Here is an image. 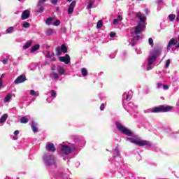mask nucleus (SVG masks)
Masks as SVG:
<instances>
[{
  "instance_id": "19",
  "label": "nucleus",
  "mask_w": 179,
  "mask_h": 179,
  "mask_svg": "<svg viewBox=\"0 0 179 179\" xmlns=\"http://www.w3.org/2000/svg\"><path fill=\"white\" fill-rule=\"evenodd\" d=\"M50 78L52 80H58V78H59V76L58 75V73L52 71L50 74Z\"/></svg>"
},
{
  "instance_id": "59",
  "label": "nucleus",
  "mask_w": 179,
  "mask_h": 179,
  "mask_svg": "<svg viewBox=\"0 0 179 179\" xmlns=\"http://www.w3.org/2000/svg\"><path fill=\"white\" fill-rule=\"evenodd\" d=\"M135 41L134 40L131 41V47H135Z\"/></svg>"
},
{
  "instance_id": "17",
  "label": "nucleus",
  "mask_w": 179,
  "mask_h": 179,
  "mask_svg": "<svg viewBox=\"0 0 179 179\" xmlns=\"http://www.w3.org/2000/svg\"><path fill=\"white\" fill-rule=\"evenodd\" d=\"M31 128L34 134H37L38 132V127H37V123L34 121L31 122Z\"/></svg>"
},
{
  "instance_id": "32",
  "label": "nucleus",
  "mask_w": 179,
  "mask_h": 179,
  "mask_svg": "<svg viewBox=\"0 0 179 179\" xmlns=\"http://www.w3.org/2000/svg\"><path fill=\"white\" fill-rule=\"evenodd\" d=\"M81 73L83 76L86 77V76L87 75V69H86V68H82Z\"/></svg>"
},
{
  "instance_id": "40",
  "label": "nucleus",
  "mask_w": 179,
  "mask_h": 179,
  "mask_svg": "<svg viewBox=\"0 0 179 179\" xmlns=\"http://www.w3.org/2000/svg\"><path fill=\"white\" fill-rule=\"evenodd\" d=\"M61 24V21L59 20H56L53 23V26H59Z\"/></svg>"
},
{
  "instance_id": "4",
  "label": "nucleus",
  "mask_w": 179,
  "mask_h": 179,
  "mask_svg": "<svg viewBox=\"0 0 179 179\" xmlns=\"http://www.w3.org/2000/svg\"><path fill=\"white\" fill-rule=\"evenodd\" d=\"M43 162L45 166H48V167H51L52 166L57 167V164L55 163V157L54 155H51L50 153L45 154L43 156Z\"/></svg>"
},
{
  "instance_id": "49",
  "label": "nucleus",
  "mask_w": 179,
  "mask_h": 179,
  "mask_svg": "<svg viewBox=\"0 0 179 179\" xmlns=\"http://www.w3.org/2000/svg\"><path fill=\"white\" fill-rule=\"evenodd\" d=\"M120 21L118 20V19L115 18L113 20V24H119Z\"/></svg>"
},
{
  "instance_id": "22",
  "label": "nucleus",
  "mask_w": 179,
  "mask_h": 179,
  "mask_svg": "<svg viewBox=\"0 0 179 179\" xmlns=\"http://www.w3.org/2000/svg\"><path fill=\"white\" fill-rule=\"evenodd\" d=\"M6 120H8V115L7 114L3 115L0 118V124H3V122H5Z\"/></svg>"
},
{
  "instance_id": "57",
  "label": "nucleus",
  "mask_w": 179,
  "mask_h": 179,
  "mask_svg": "<svg viewBox=\"0 0 179 179\" xmlns=\"http://www.w3.org/2000/svg\"><path fill=\"white\" fill-rule=\"evenodd\" d=\"M110 37H115V32H111L110 34Z\"/></svg>"
},
{
  "instance_id": "41",
  "label": "nucleus",
  "mask_w": 179,
  "mask_h": 179,
  "mask_svg": "<svg viewBox=\"0 0 179 179\" xmlns=\"http://www.w3.org/2000/svg\"><path fill=\"white\" fill-rule=\"evenodd\" d=\"M22 27H24V29H29V27H30V23H29V22L23 23Z\"/></svg>"
},
{
  "instance_id": "44",
  "label": "nucleus",
  "mask_w": 179,
  "mask_h": 179,
  "mask_svg": "<svg viewBox=\"0 0 179 179\" xmlns=\"http://www.w3.org/2000/svg\"><path fill=\"white\" fill-rule=\"evenodd\" d=\"M126 101H128L129 100H131V95L129 94H127L126 98L124 99Z\"/></svg>"
},
{
  "instance_id": "43",
  "label": "nucleus",
  "mask_w": 179,
  "mask_h": 179,
  "mask_svg": "<svg viewBox=\"0 0 179 179\" xmlns=\"http://www.w3.org/2000/svg\"><path fill=\"white\" fill-rule=\"evenodd\" d=\"M148 43H149L150 45H151V47H153V39L152 38H150L148 39Z\"/></svg>"
},
{
  "instance_id": "1",
  "label": "nucleus",
  "mask_w": 179,
  "mask_h": 179,
  "mask_svg": "<svg viewBox=\"0 0 179 179\" xmlns=\"http://www.w3.org/2000/svg\"><path fill=\"white\" fill-rule=\"evenodd\" d=\"M136 17L139 19L138 22V26L135 27L134 32H131V36L134 40H141L142 36L139 34L145 30V27H146V17L145 15L142 14V13H138L136 14Z\"/></svg>"
},
{
  "instance_id": "51",
  "label": "nucleus",
  "mask_w": 179,
  "mask_h": 179,
  "mask_svg": "<svg viewBox=\"0 0 179 179\" xmlns=\"http://www.w3.org/2000/svg\"><path fill=\"white\" fill-rule=\"evenodd\" d=\"M3 64L4 65H6L8 64V57L6 58V59H3V61H2Z\"/></svg>"
},
{
  "instance_id": "7",
  "label": "nucleus",
  "mask_w": 179,
  "mask_h": 179,
  "mask_svg": "<svg viewBox=\"0 0 179 179\" xmlns=\"http://www.w3.org/2000/svg\"><path fill=\"white\" fill-rule=\"evenodd\" d=\"M116 128H117L118 131L122 132L123 135H126L127 136H132L133 135L132 131H131L128 128L122 126L121 123H116Z\"/></svg>"
},
{
  "instance_id": "55",
  "label": "nucleus",
  "mask_w": 179,
  "mask_h": 179,
  "mask_svg": "<svg viewBox=\"0 0 179 179\" xmlns=\"http://www.w3.org/2000/svg\"><path fill=\"white\" fill-rule=\"evenodd\" d=\"M136 54H141L142 53V50H141L139 49H136Z\"/></svg>"
},
{
  "instance_id": "36",
  "label": "nucleus",
  "mask_w": 179,
  "mask_h": 179,
  "mask_svg": "<svg viewBox=\"0 0 179 179\" xmlns=\"http://www.w3.org/2000/svg\"><path fill=\"white\" fill-rule=\"evenodd\" d=\"M169 17L170 22H174V20H176V15L171 14L169 15Z\"/></svg>"
},
{
  "instance_id": "29",
  "label": "nucleus",
  "mask_w": 179,
  "mask_h": 179,
  "mask_svg": "<svg viewBox=\"0 0 179 179\" xmlns=\"http://www.w3.org/2000/svg\"><path fill=\"white\" fill-rule=\"evenodd\" d=\"M12 94H8L6 95V96L4 98V103H8V101L12 99Z\"/></svg>"
},
{
  "instance_id": "25",
  "label": "nucleus",
  "mask_w": 179,
  "mask_h": 179,
  "mask_svg": "<svg viewBox=\"0 0 179 179\" xmlns=\"http://www.w3.org/2000/svg\"><path fill=\"white\" fill-rule=\"evenodd\" d=\"M60 50H62V52H64V54H66V52H68V48H66V45H65V44H62L61 45Z\"/></svg>"
},
{
  "instance_id": "11",
  "label": "nucleus",
  "mask_w": 179,
  "mask_h": 179,
  "mask_svg": "<svg viewBox=\"0 0 179 179\" xmlns=\"http://www.w3.org/2000/svg\"><path fill=\"white\" fill-rule=\"evenodd\" d=\"M23 82H26V76L24 74L18 76L15 80L14 83H15V85H19V83H23Z\"/></svg>"
},
{
  "instance_id": "12",
  "label": "nucleus",
  "mask_w": 179,
  "mask_h": 179,
  "mask_svg": "<svg viewBox=\"0 0 179 179\" xmlns=\"http://www.w3.org/2000/svg\"><path fill=\"white\" fill-rule=\"evenodd\" d=\"M45 149L48 152H55L56 148L54 143L48 142L45 145Z\"/></svg>"
},
{
  "instance_id": "5",
  "label": "nucleus",
  "mask_w": 179,
  "mask_h": 179,
  "mask_svg": "<svg viewBox=\"0 0 179 179\" xmlns=\"http://www.w3.org/2000/svg\"><path fill=\"white\" fill-rule=\"evenodd\" d=\"M126 141H129L131 143H134V145H137L138 146H152V143L149 141H139L136 138H127Z\"/></svg>"
},
{
  "instance_id": "62",
  "label": "nucleus",
  "mask_w": 179,
  "mask_h": 179,
  "mask_svg": "<svg viewBox=\"0 0 179 179\" xmlns=\"http://www.w3.org/2000/svg\"><path fill=\"white\" fill-rule=\"evenodd\" d=\"M48 64H50V63H48V61H45V65H48Z\"/></svg>"
},
{
  "instance_id": "20",
  "label": "nucleus",
  "mask_w": 179,
  "mask_h": 179,
  "mask_svg": "<svg viewBox=\"0 0 179 179\" xmlns=\"http://www.w3.org/2000/svg\"><path fill=\"white\" fill-rule=\"evenodd\" d=\"M112 155H113V159H115L117 156H120V150H118V148H116V149H113L112 150Z\"/></svg>"
},
{
  "instance_id": "56",
  "label": "nucleus",
  "mask_w": 179,
  "mask_h": 179,
  "mask_svg": "<svg viewBox=\"0 0 179 179\" xmlns=\"http://www.w3.org/2000/svg\"><path fill=\"white\" fill-rule=\"evenodd\" d=\"M46 101H48V103H51L52 101V99H51V97L47 98Z\"/></svg>"
},
{
  "instance_id": "45",
  "label": "nucleus",
  "mask_w": 179,
  "mask_h": 179,
  "mask_svg": "<svg viewBox=\"0 0 179 179\" xmlns=\"http://www.w3.org/2000/svg\"><path fill=\"white\" fill-rule=\"evenodd\" d=\"M170 86H169L168 85H162V88L164 90H169Z\"/></svg>"
},
{
  "instance_id": "16",
  "label": "nucleus",
  "mask_w": 179,
  "mask_h": 179,
  "mask_svg": "<svg viewBox=\"0 0 179 179\" xmlns=\"http://www.w3.org/2000/svg\"><path fill=\"white\" fill-rule=\"evenodd\" d=\"M45 57L50 58V61L52 62L55 61V54L54 53V52L48 51Z\"/></svg>"
},
{
  "instance_id": "54",
  "label": "nucleus",
  "mask_w": 179,
  "mask_h": 179,
  "mask_svg": "<svg viewBox=\"0 0 179 179\" xmlns=\"http://www.w3.org/2000/svg\"><path fill=\"white\" fill-rule=\"evenodd\" d=\"M117 19L119 22H121L122 20V17L120 15H117Z\"/></svg>"
},
{
  "instance_id": "64",
  "label": "nucleus",
  "mask_w": 179,
  "mask_h": 179,
  "mask_svg": "<svg viewBox=\"0 0 179 179\" xmlns=\"http://www.w3.org/2000/svg\"><path fill=\"white\" fill-rule=\"evenodd\" d=\"M138 179H145V178H138Z\"/></svg>"
},
{
  "instance_id": "58",
  "label": "nucleus",
  "mask_w": 179,
  "mask_h": 179,
  "mask_svg": "<svg viewBox=\"0 0 179 179\" xmlns=\"http://www.w3.org/2000/svg\"><path fill=\"white\" fill-rule=\"evenodd\" d=\"M109 57H110V58H111V59L115 58V53L110 54Z\"/></svg>"
},
{
  "instance_id": "14",
  "label": "nucleus",
  "mask_w": 179,
  "mask_h": 179,
  "mask_svg": "<svg viewBox=\"0 0 179 179\" xmlns=\"http://www.w3.org/2000/svg\"><path fill=\"white\" fill-rule=\"evenodd\" d=\"M75 6H76V1H73L69 6L68 14L72 15L73 13V10L75 9Z\"/></svg>"
},
{
  "instance_id": "31",
  "label": "nucleus",
  "mask_w": 179,
  "mask_h": 179,
  "mask_svg": "<svg viewBox=\"0 0 179 179\" xmlns=\"http://www.w3.org/2000/svg\"><path fill=\"white\" fill-rule=\"evenodd\" d=\"M101 27H103V20H99L96 24V29H101Z\"/></svg>"
},
{
  "instance_id": "61",
  "label": "nucleus",
  "mask_w": 179,
  "mask_h": 179,
  "mask_svg": "<svg viewBox=\"0 0 179 179\" xmlns=\"http://www.w3.org/2000/svg\"><path fill=\"white\" fill-rule=\"evenodd\" d=\"M122 55L123 57H125V55H127V52H123Z\"/></svg>"
},
{
  "instance_id": "42",
  "label": "nucleus",
  "mask_w": 179,
  "mask_h": 179,
  "mask_svg": "<svg viewBox=\"0 0 179 179\" xmlns=\"http://www.w3.org/2000/svg\"><path fill=\"white\" fill-rule=\"evenodd\" d=\"M169 66H170V59H169L166 61V64H165V66H164V67L166 69L169 68Z\"/></svg>"
},
{
  "instance_id": "47",
  "label": "nucleus",
  "mask_w": 179,
  "mask_h": 179,
  "mask_svg": "<svg viewBox=\"0 0 179 179\" xmlns=\"http://www.w3.org/2000/svg\"><path fill=\"white\" fill-rule=\"evenodd\" d=\"M162 87H163V84L158 83L157 84V89H162Z\"/></svg>"
},
{
  "instance_id": "26",
  "label": "nucleus",
  "mask_w": 179,
  "mask_h": 179,
  "mask_svg": "<svg viewBox=\"0 0 179 179\" xmlns=\"http://www.w3.org/2000/svg\"><path fill=\"white\" fill-rule=\"evenodd\" d=\"M20 122H21V124H27V122H29V118H27V117H22L20 118Z\"/></svg>"
},
{
  "instance_id": "30",
  "label": "nucleus",
  "mask_w": 179,
  "mask_h": 179,
  "mask_svg": "<svg viewBox=\"0 0 179 179\" xmlns=\"http://www.w3.org/2000/svg\"><path fill=\"white\" fill-rule=\"evenodd\" d=\"M29 94H31V96H38L40 95V94L38 93V92H36L33 90H31L29 92Z\"/></svg>"
},
{
  "instance_id": "46",
  "label": "nucleus",
  "mask_w": 179,
  "mask_h": 179,
  "mask_svg": "<svg viewBox=\"0 0 179 179\" xmlns=\"http://www.w3.org/2000/svg\"><path fill=\"white\" fill-rule=\"evenodd\" d=\"M176 22H179V9L176 11Z\"/></svg>"
},
{
  "instance_id": "53",
  "label": "nucleus",
  "mask_w": 179,
  "mask_h": 179,
  "mask_svg": "<svg viewBox=\"0 0 179 179\" xmlns=\"http://www.w3.org/2000/svg\"><path fill=\"white\" fill-rule=\"evenodd\" d=\"M100 110H101V111H103L104 110V103H101V104Z\"/></svg>"
},
{
  "instance_id": "35",
  "label": "nucleus",
  "mask_w": 179,
  "mask_h": 179,
  "mask_svg": "<svg viewBox=\"0 0 179 179\" xmlns=\"http://www.w3.org/2000/svg\"><path fill=\"white\" fill-rule=\"evenodd\" d=\"M49 93L53 99H55V97H57V92H55V90H51L50 92H49Z\"/></svg>"
},
{
  "instance_id": "24",
  "label": "nucleus",
  "mask_w": 179,
  "mask_h": 179,
  "mask_svg": "<svg viewBox=\"0 0 179 179\" xmlns=\"http://www.w3.org/2000/svg\"><path fill=\"white\" fill-rule=\"evenodd\" d=\"M52 22H54V17H48L45 20V23L48 26H51V24H52Z\"/></svg>"
},
{
  "instance_id": "50",
  "label": "nucleus",
  "mask_w": 179,
  "mask_h": 179,
  "mask_svg": "<svg viewBox=\"0 0 179 179\" xmlns=\"http://www.w3.org/2000/svg\"><path fill=\"white\" fill-rule=\"evenodd\" d=\"M45 2H47V0H38V3H41L42 5H44V3H45Z\"/></svg>"
},
{
  "instance_id": "21",
  "label": "nucleus",
  "mask_w": 179,
  "mask_h": 179,
  "mask_svg": "<svg viewBox=\"0 0 179 179\" xmlns=\"http://www.w3.org/2000/svg\"><path fill=\"white\" fill-rule=\"evenodd\" d=\"M57 72L59 73V75H64V73H65V69L61 66H59L57 67Z\"/></svg>"
},
{
  "instance_id": "39",
  "label": "nucleus",
  "mask_w": 179,
  "mask_h": 179,
  "mask_svg": "<svg viewBox=\"0 0 179 179\" xmlns=\"http://www.w3.org/2000/svg\"><path fill=\"white\" fill-rule=\"evenodd\" d=\"M93 5H94V1H90L87 6V9H92L93 8Z\"/></svg>"
},
{
  "instance_id": "28",
  "label": "nucleus",
  "mask_w": 179,
  "mask_h": 179,
  "mask_svg": "<svg viewBox=\"0 0 179 179\" xmlns=\"http://www.w3.org/2000/svg\"><path fill=\"white\" fill-rule=\"evenodd\" d=\"M62 55V50H61V48L57 47L56 48V55L59 57H61Z\"/></svg>"
},
{
  "instance_id": "33",
  "label": "nucleus",
  "mask_w": 179,
  "mask_h": 179,
  "mask_svg": "<svg viewBox=\"0 0 179 179\" xmlns=\"http://www.w3.org/2000/svg\"><path fill=\"white\" fill-rule=\"evenodd\" d=\"M11 33H13V27H10L6 30V34H11Z\"/></svg>"
},
{
  "instance_id": "60",
  "label": "nucleus",
  "mask_w": 179,
  "mask_h": 179,
  "mask_svg": "<svg viewBox=\"0 0 179 179\" xmlns=\"http://www.w3.org/2000/svg\"><path fill=\"white\" fill-rule=\"evenodd\" d=\"M14 135H15V136L19 135V131L18 130L15 131Z\"/></svg>"
},
{
  "instance_id": "2",
  "label": "nucleus",
  "mask_w": 179,
  "mask_h": 179,
  "mask_svg": "<svg viewBox=\"0 0 179 179\" xmlns=\"http://www.w3.org/2000/svg\"><path fill=\"white\" fill-rule=\"evenodd\" d=\"M162 55V48H155L150 52V56L148 58V64L146 71L153 69L155 62L159 57Z\"/></svg>"
},
{
  "instance_id": "27",
  "label": "nucleus",
  "mask_w": 179,
  "mask_h": 179,
  "mask_svg": "<svg viewBox=\"0 0 179 179\" xmlns=\"http://www.w3.org/2000/svg\"><path fill=\"white\" fill-rule=\"evenodd\" d=\"M40 49V45L36 44L31 48V52H36L37 50Z\"/></svg>"
},
{
  "instance_id": "9",
  "label": "nucleus",
  "mask_w": 179,
  "mask_h": 179,
  "mask_svg": "<svg viewBox=\"0 0 179 179\" xmlns=\"http://www.w3.org/2000/svg\"><path fill=\"white\" fill-rule=\"evenodd\" d=\"M122 106L124 107V109L127 110V111L128 113H133L134 111V108H138V106H135L133 102H129L128 104H127V106L125 107V101H123L122 102Z\"/></svg>"
},
{
  "instance_id": "63",
  "label": "nucleus",
  "mask_w": 179,
  "mask_h": 179,
  "mask_svg": "<svg viewBox=\"0 0 179 179\" xmlns=\"http://www.w3.org/2000/svg\"><path fill=\"white\" fill-rule=\"evenodd\" d=\"M101 75H103V72H100V73H99V76H101Z\"/></svg>"
},
{
  "instance_id": "3",
  "label": "nucleus",
  "mask_w": 179,
  "mask_h": 179,
  "mask_svg": "<svg viewBox=\"0 0 179 179\" xmlns=\"http://www.w3.org/2000/svg\"><path fill=\"white\" fill-rule=\"evenodd\" d=\"M171 110H173V106L160 105L153 108L145 110V113H169Z\"/></svg>"
},
{
  "instance_id": "13",
  "label": "nucleus",
  "mask_w": 179,
  "mask_h": 179,
  "mask_svg": "<svg viewBox=\"0 0 179 179\" xmlns=\"http://www.w3.org/2000/svg\"><path fill=\"white\" fill-rule=\"evenodd\" d=\"M45 10V6H44V4H41L40 3H37V6L35 10L37 13H43V12H44Z\"/></svg>"
},
{
  "instance_id": "37",
  "label": "nucleus",
  "mask_w": 179,
  "mask_h": 179,
  "mask_svg": "<svg viewBox=\"0 0 179 179\" xmlns=\"http://www.w3.org/2000/svg\"><path fill=\"white\" fill-rule=\"evenodd\" d=\"M54 33V29H48L47 30L46 34L47 36H52V34Z\"/></svg>"
},
{
  "instance_id": "6",
  "label": "nucleus",
  "mask_w": 179,
  "mask_h": 179,
  "mask_svg": "<svg viewBox=\"0 0 179 179\" xmlns=\"http://www.w3.org/2000/svg\"><path fill=\"white\" fill-rule=\"evenodd\" d=\"M72 152V148L68 145H62L60 149L59 155L63 157L64 160H66L64 156H68L71 155Z\"/></svg>"
},
{
  "instance_id": "10",
  "label": "nucleus",
  "mask_w": 179,
  "mask_h": 179,
  "mask_svg": "<svg viewBox=\"0 0 179 179\" xmlns=\"http://www.w3.org/2000/svg\"><path fill=\"white\" fill-rule=\"evenodd\" d=\"M59 61L60 62H64L66 65L71 62V57H69V55H66L65 57H59Z\"/></svg>"
},
{
  "instance_id": "15",
  "label": "nucleus",
  "mask_w": 179,
  "mask_h": 179,
  "mask_svg": "<svg viewBox=\"0 0 179 179\" xmlns=\"http://www.w3.org/2000/svg\"><path fill=\"white\" fill-rule=\"evenodd\" d=\"M29 17H30V10H24L21 15L22 20H26V19H29Z\"/></svg>"
},
{
  "instance_id": "18",
  "label": "nucleus",
  "mask_w": 179,
  "mask_h": 179,
  "mask_svg": "<svg viewBox=\"0 0 179 179\" xmlns=\"http://www.w3.org/2000/svg\"><path fill=\"white\" fill-rule=\"evenodd\" d=\"M157 10H161L162 8L164 6V0H157Z\"/></svg>"
},
{
  "instance_id": "48",
  "label": "nucleus",
  "mask_w": 179,
  "mask_h": 179,
  "mask_svg": "<svg viewBox=\"0 0 179 179\" xmlns=\"http://www.w3.org/2000/svg\"><path fill=\"white\" fill-rule=\"evenodd\" d=\"M3 87V81L2 80V78H0V90Z\"/></svg>"
},
{
  "instance_id": "34",
  "label": "nucleus",
  "mask_w": 179,
  "mask_h": 179,
  "mask_svg": "<svg viewBox=\"0 0 179 179\" xmlns=\"http://www.w3.org/2000/svg\"><path fill=\"white\" fill-rule=\"evenodd\" d=\"M127 179H136L135 175L134 173H128L127 176L126 177Z\"/></svg>"
},
{
  "instance_id": "8",
  "label": "nucleus",
  "mask_w": 179,
  "mask_h": 179,
  "mask_svg": "<svg viewBox=\"0 0 179 179\" xmlns=\"http://www.w3.org/2000/svg\"><path fill=\"white\" fill-rule=\"evenodd\" d=\"M173 45H175L176 48H179V36L170 40L167 45V51H170Z\"/></svg>"
},
{
  "instance_id": "52",
  "label": "nucleus",
  "mask_w": 179,
  "mask_h": 179,
  "mask_svg": "<svg viewBox=\"0 0 179 179\" xmlns=\"http://www.w3.org/2000/svg\"><path fill=\"white\" fill-rule=\"evenodd\" d=\"M57 2L58 0H51V3H52V5H57Z\"/></svg>"
},
{
  "instance_id": "23",
  "label": "nucleus",
  "mask_w": 179,
  "mask_h": 179,
  "mask_svg": "<svg viewBox=\"0 0 179 179\" xmlns=\"http://www.w3.org/2000/svg\"><path fill=\"white\" fill-rule=\"evenodd\" d=\"M31 44H33V41H29L28 42H27V43L24 45L23 49H24V50H27V48H29V47L31 46Z\"/></svg>"
},
{
  "instance_id": "38",
  "label": "nucleus",
  "mask_w": 179,
  "mask_h": 179,
  "mask_svg": "<svg viewBox=\"0 0 179 179\" xmlns=\"http://www.w3.org/2000/svg\"><path fill=\"white\" fill-rule=\"evenodd\" d=\"M69 176L66 173H60L59 176V178H68Z\"/></svg>"
}]
</instances>
